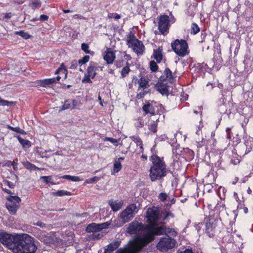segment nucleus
<instances>
[{"instance_id":"f257e3e1","label":"nucleus","mask_w":253,"mask_h":253,"mask_svg":"<svg viewBox=\"0 0 253 253\" xmlns=\"http://www.w3.org/2000/svg\"><path fill=\"white\" fill-rule=\"evenodd\" d=\"M148 228V225L139 223L137 220H134L129 223L126 229L127 233L130 234H140V237L137 238L135 242L130 247L125 249H119L116 253H138L146 245L144 244L143 238L145 235V230Z\"/></svg>"},{"instance_id":"f03ea898","label":"nucleus","mask_w":253,"mask_h":253,"mask_svg":"<svg viewBox=\"0 0 253 253\" xmlns=\"http://www.w3.org/2000/svg\"><path fill=\"white\" fill-rule=\"evenodd\" d=\"M37 249L33 238L26 234L17 235L14 253H35Z\"/></svg>"},{"instance_id":"7ed1b4c3","label":"nucleus","mask_w":253,"mask_h":253,"mask_svg":"<svg viewBox=\"0 0 253 253\" xmlns=\"http://www.w3.org/2000/svg\"><path fill=\"white\" fill-rule=\"evenodd\" d=\"M175 233V231L171 228H167L164 225L159 227H155L153 225H148V228L145 230V236L143 238L144 244L147 245L149 242L154 240V235H160L162 234H169L173 235Z\"/></svg>"},{"instance_id":"20e7f679","label":"nucleus","mask_w":253,"mask_h":253,"mask_svg":"<svg viewBox=\"0 0 253 253\" xmlns=\"http://www.w3.org/2000/svg\"><path fill=\"white\" fill-rule=\"evenodd\" d=\"M17 237V235L13 236L3 230H0V242L13 251L16 246V239Z\"/></svg>"},{"instance_id":"39448f33","label":"nucleus","mask_w":253,"mask_h":253,"mask_svg":"<svg viewBox=\"0 0 253 253\" xmlns=\"http://www.w3.org/2000/svg\"><path fill=\"white\" fill-rule=\"evenodd\" d=\"M171 47L177 55L184 56L187 53L188 44L185 40H176L171 43Z\"/></svg>"},{"instance_id":"423d86ee","label":"nucleus","mask_w":253,"mask_h":253,"mask_svg":"<svg viewBox=\"0 0 253 253\" xmlns=\"http://www.w3.org/2000/svg\"><path fill=\"white\" fill-rule=\"evenodd\" d=\"M128 47L133 48V51L137 54H142L144 49V46L142 42L135 38L133 35H130L127 40Z\"/></svg>"},{"instance_id":"0eeeda50","label":"nucleus","mask_w":253,"mask_h":253,"mask_svg":"<svg viewBox=\"0 0 253 253\" xmlns=\"http://www.w3.org/2000/svg\"><path fill=\"white\" fill-rule=\"evenodd\" d=\"M137 207L135 204H131L126 207L120 214V217L124 222H128L133 218L137 212Z\"/></svg>"},{"instance_id":"6e6552de","label":"nucleus","mask_w":253,"mask_h":253,"mask_svg":"<svg viewBox=\"0 0 253 253\" xmlns=\"http://www.w3.org/2000/svg\"><path fill=\"white\" fill-rule=\"evenodd\" d=\"M8 202L6 203V207L11 214L16 213L19 208L20 198L18 196H9L7 198Z\"/></svg>"},{"instance_id":"1a4fd4ad","label":"nucleus","mask_w":253,"mask_h":253,"mask_svg":"<svg viewBox=\"0 0 253 253\" xmlns=\"http://www.w3.org/2000/svg\"><path fill=\"white\" fill-rule=\"evenodd\" d=\"M161 166L160 167L151 168L150 170V176L152 181L156 179H160L166 175V166L161 165Z\"/></svg>"},{"instance_id":"9d476101","label":"nucleus","mask_w":253,"mask_h":253,"mask_svg":"<svg viewBox=\"0 0 253 253\" xmlns=\"http://www.w3.org/2000/svg\"><path fill=\"white\" fill-rule=\"evenodd\" d=\"M175 240L169 237L161 239L157 245V247L162 251H167L173 248L175 245Z\"/></svg>"},{"instance_id":"9b49d317","label":"nucleus","mask_w":253,"mask_h":253,"mask_svg":"<svg viewBox=\"0 0 253 253\" xmlns=\"http://www.w3.org/2000/svg\"><path fill=\"white\" fill-rule=\"evenodd\" d=\"M169 19L168 15H164L160 17L158 29L162 34H164L169 29Z\"/></svg>"},{"instance_id":"f8f14e48","label":"nucleus","mask_w":253,"mask_h":253,"mask_svg":"<svg viewBox=\"0 0 253 253\" xmlns=\"http://www.w3.org/2000/svg\"><path fill=\"white\" fill-rule=\"evenodd\" d=\"M159 215V212L156 208H149L147 212V221L151 225H154L157 220Z\"/></svg>"},{"instance_id":"ddd939ff","label":"nucleus","mask_w":253,"mask_h":253,"mask_svg":"<svg viewBox=\"0 0 253 253\" xmlns=\"http://www.w3.org/2000/svg\"><path fill=\"white\" fill-rule=\"evenodd\" d=\"M109 225V224L107 222L103 223L101 224L92 223L86 227L85 230L87 233L93 232L95 233L101 231L103 229H106L108 228Z\"/></svg>"},{"instance_id":"4468645a","label":"nucleus","mask_w":253,"mask_h":253,"mask_svg":"<svg viewBox=\"0 0 253 253\" xmlns=\"http://www.w3.org/2000/svg\"><path fill=\"white\" fill-rule=\"evenodd\" d=\"M151 160L153 164L151 168L160 167L161 166H166L163 160L156 155H153L151 157Z\"/></svg>"},{"instance_id":"2eb2a0df","label":"nucleus","mask_w":253,"mask_h":253,"mask_svg":"<svg viewBox=\"0 0 253 253\" xmlns=\"http://www.w3.org/2000/svg\"><path fill=\"white\" fill-rule=\"evenodd\" d=\"M115 58V53L109 49H108L105 52L104 55V59L106 61L107 64H112Z\"/></svg>"},{"instance_id":"dca6fc26","label":"nucleus","mask_w":253,"mask_h":253,"mask_svg":"<svg viewBox=\"0 0 253 253\" xmlns=\"http://www.w3.org/2000/svg\"><path fill=\"white\" fill-rule=\"evenodd\" d=\"M124 160V158L120 157L119 159L115 160L114 163L113 172H112V174L118 172L121 170L122 167L121 161Z\"/></svg>"},{"instance_id":"f3484780","label":"nucleus","mask_w":253,"mask_h":253,"mask_svg":"<svg viewBox=\"0 0 253 253\" xmlns=\"http://www.w3.org/2000/svg\"><path fill=\"white\" fill-rule=\"evenodd\" d=\"M163 49L161 47H159V48L157 50L155 49L154 50V59L158 62H160L163 58V54H162Z\"/></svg>"},{"instance_id":"a211bd4d","label":"nucleus","mask_w":253,"mask_h":253,"mask_svg":"<svg viewBox=\"0 0 253 253\" xmlns=\"http://www.w3.org/2000/svg\"><path fill=\"white\" fill-rule=\"evenodd\" d=\"M57 239L53 236H45L43 239H42V241L45 244L50 245L51 244H54L55 240Z\"/></svg>"},{"instance_id":"6ab92c4d","label":"nucleus","mask_w":253,"mask_h":253,"mask_svg":"<svg viewBox=\"0 0 253 253\" xmlns=\"http://www.w3.org/2000/svg\"><path fill=\"white\" fill-rule=\"evenodd\" d=\"M214 228L215 224L212 222H211V220L206 223V233L210 237L213 235L212 231Z\"/></svg>"},{"instance_id":"aec40b11","label":"nucleus","mask_w":253,"mask_h":253,"mask_svg":"<svg viewBox=\"0 0 253 253\" xmlns=\"http://www.w3.org/2000/svg\"><path fill=\"white\" fill-rule=\"evenodd\" d=\"M139 84L138 90H140V88H144V89H147L149 86L148 84V81L145 79L143 77H141L138 82Z\"/></svg>"},{"instance_id":"412c9836","label":"nucleus","mask_w":253,"mask_h":253,"mask_svg":"<svg viewBox=\"0 0 253 253\" xmlns=\"http://www.w3.org/2000/svg\"><path fill=\"white\" fill-rule=\"evenodd\" d=\"M55 82L56 80L55 78L48 79H44L40 81V85L43 87H46L48 85H50Z\"/></svg>"},{"instance_id":"4be33fe9","label":"nucleus","mask_w":253,"mask_h":253,"mask_svg":"<svg viewBox=\"0 0 253 253\" xmlns=\"http://www.w3.org/2000/svg\"><path fill=\"white\" fill-rule=\"evenodd\" d=\"M165 79L164 80H168L170 83H172L173 80V77L172 75L171 71L169 69L166 68L164 71V76Z\"/></svg>"},{"instance_id":"5701e85b","label":"nucleus","mask_w":253,"mask_h":253,"mask_svg":"<svg viewBox=\"0 0 253 253\" xmlns=\"http://www.w3.org/2000/svg\"><path fill=\"white\" fill-rule=\"evenodd\" d=\"M109 204L112 210L114 211H117L121 208L122 204L121 203H118L116 201H109Z\"/></svg>"},{"instance_id":"b1692460","label":"nucleus","mask_w":253,"mask_h":253,"mask_svg":"<svg viewBox=\"0 0 253 253\" xmlns=\"http://www.w3.org/2000/svg\"><path fill=\"white\" fill-rule=\"evenodd\" d=\"M120 245V242L117 241L108 245L107 249H108L109 251H110L111 252H113L119 247Z\"/></svg>"},{"instance_id":"393cba45","label":"nucleus","mask_w":253,"mask_h":253,"mask_svg":"<svg viewBox=\"0 0 253 253\" xmlns=\"http://www.w3.org/2000/svg\"><path fill=\"white\" fill-rule=\"evenodd\" d=\"M87 75L90 76L91 79H93L96 74L95 67L93 66H89L87 68Z\"/></svg>"},{"instance_id":"a878e982","label":"nucleus","mask_w":253,"mask_h":253,"mask_svg":"<svg viewBox=\"0 0 253 253\" xmlns=\"http://www.w3.org/2000/svg\"><path fill=\"white\" fill-rule=\"evenodd\" d=\"M149 129L155 133L157 132V121L151 120L148 125Z\"/></svg>"},{"instance_id":"bb28decb","label":"nucleus","mask_w":253,"mask_h":253,"mask_svg":"<svg viewBox=\"0 0 253 253\" xmlns=\"http://www.w3.org/2000/svg\"><path fill=\"white\" fill-rule=\"evenodd\" d=\"M143 110L146 113L154 114L153 107L150 104H145L143 106Z\"/></svg>"},{"instance_id":"cd10ccee","label":"nucleus","mask_w":253,"mask_h":253,"mask_svg":"<svg viewBox=\"0 0 253 253\" xmlns=\"http://www.w3.org/2000/svg\"><path fill=\"white\" fill-rule=\"evenodd\" d=\"M16 137L23 147H30L31 146V142L28 140L24 139L19 136H17Z\"/></svg>"},{"instance_id":"c85d7f7f","label":"nucleus","mask_w":253,"mask_h":253,"mask_svg":"<svg viewBox=\"0 0 253 253\" xmlns=\"http://www.w3.org/2000/svg\"><path fill=\"white\" fill-rule=\"evenodd\" d=\"M23 164L27 169H28L30 170L39 169L37 168L36 166L28 161L23 162Z\"/></svg>"},{"instance_id":"c756f323","label":"nucleus","mask_w":253,"mask_h":253,"mask_svg":"<svg viewBox=\"0 0 253 253\" xmlns=\"http://www.w3.org/2000/svg\"><path fill=\"white\" fill-rule=\"evenodd\" d=\"M157 90L163 95L167 94L168 92V90L165 85H158Z\"/></svg>"},{"instance_id":"7c9ffc66","label":"nucleus","mask_w":253,"mask_h":253,"mask_svg":"<svg viewBox=\"0 0 253 253\" xmlns=\"http://www.w3.org/2000/svg\"><path fill=\"white\" fill-rule=\"evenodd\" d=\"M139 92L137 94V98L140 99L143 98L144 95L148 92L147 89H144V88H140Z\"/></svg>"},{"instance_id":"2f4dec72","label":"nucleus","mask_w":253,"mask_h":253,"mask_svg":"<svg viewBox=\"0 0 253 253\" xmlns=\"http://www.w3.org/2000/svg\"><path fill=\"white\" fill-rule=\"evenodd\" d=\"M30 5L32 8L35 9L41 6V2L38 0H32Z\"/></svg>"},{"instance_id":"473e14b6","label":"nucleus","mask_w":253,"mask_h":253,"mask_svg":"<svg viewBox=\"0 0 253 253\" xmlns=\"http://www.w3.org/2000/svg\"><path fill=\"white\" fill-rule=\"evenodd\" d=\"M63 178L68 179L73 181H79L80 178L78 176H71L69 175H65L62 177Z\"/></svg>"},{"instance_id":"72a5a7b5","label":"nucleus","mask_w":253,"mask_h":253,"mask_svg":"<svg viewBox=\"0 0 253 253\" xmlns=\"http://www.w3.org/2000/svg\"><path fill=\"white\" fill-rule=\"evenodd\" d=\"M150 68L153 72H156L158 70V66L154 61L150 62Z\"/></svg>"},{"instance_id":"f704fd0d","label":"nucleus","mask_w":253,"mask_h":253,"mask_svg":"<svg viewBox=\"0 0 253 253\" xmlns=\"http://www.w3.org/2000/svg\"><path fill=\"white\" fill-rule=\"evenodd\" d=\"M68 109H72V102L71 101L67 100L65 101L64 104L62 106L61 110H64Z\"/></svg>"},{"instance_id":"c9c22d12","label":"nucleus","mask_w":253,"mask_h":253,"mask_svg":"<svg viewBox=\"0 0 253 253\" xmlns=\"http://www.w3.org/2000/svg\"><path fill=\"white\" fill-rule=\"evenodd\" d=\"M200 31V28H199L197 24H196L195 23H193L192 24L191 27V33L193 34L194 35H195L197 34Z\"/></svg>"},{"instance_id":"e433bc0d","label":"nucleus","mask_w":253,"mask_h":253,"mask_svg":"<svg viewBox=\"0 0 253 253\" xmlns=\"http://www.w3.org/2000/svg\"><path fill=\"white\" fill-rule=\"evenodd\" d=\"M55 195H57L58 196H62L63 195H70L71 194L70 192L64 191V190H58L54 193Z\"/></svg>"},{"instance_id":"4c0bfd02","label":"nucleus","mask_w":253,"mask_h":253,"mask_svg":"<svg viewBox=\"0 0 253 253\" xmlns=\"http://www.w3.org/2000/svg\"><path fill=\"white\" fill-rule=\"evenodd\" d=\"M16 34L21 36L22 37L25 39H29L30 37V36L28 33L25 32L23 31L16 32Z\"/></svg>"},{"instance_id":"58836bf2","label":"nucleus","mask_w":253,"mask_h":253,"mask_svg":"<svg viewBox=\"0 0 253 253\" xmlns=\"http://www.w3.org/2000/svg\"><path fill=\"white\" fill-rule=\"evenodd\" d=\"M130 71L129 68L128 66H126L123 68L121 72V75L122 77H125L127 75Z\"/></svg>"},{"instance_id":"ea45409f","label":"nucleus","mask_w":253,"mask_h":253,"mask_svg":"<svg viewBox=\"0 0 253 253\" xmlns=\"http://www.w3.org/2000/svg\"><path fill=\"white\" fill-rule=\"evenodd\" d=\"M89 59V56L85 55L82 59L78 60L79 64H84L88 61Z\"/></svg>"},{"instance_id":"a19ab883","label":"nucleus","mask_w":253,"mask_h":253,"mask_svg":"<svg viewBox=\"0 0 253 253\" xmlns=\"http://www.w3.org/2000/svg\"><path fill=\"white\" fill-rule=\"evenodd\" d=\"M100 179L99 177H97V176H94L91 178H89V179H86L85 180V182L87 183H94V182L95 181H97L98 180H99Z\"/></svg>"},{"instance_id":"79ce46f5","label":"nucleus","mask_w":253,"mask_h":253,"mask_svg":"<svg viewBox=\"0 0 253 253\" xmlns=\"http://www.w3.org/2000/svg\"><path fill=\"white\" fill-rule=\"evenodd\" d=\"M13 104L12 102H9L8 101L4 100L1 99H0V105L3 106H8Z\"/></svg>"},{"instance_id":"37998d69","label":"nucleus","mask_w":253,"mask_h":253,"mask_svg":"<svg viewBox=\"0 0 253 253\" xmlns=\"http://www.w3.org/2000/svg\"><path fill=\"white\" fill-rule=\"evenodd\" d=\"M81 47L82 50H84L86 53L89 52V50H88L89 47L87 44L85 43H82Z\"/></svg>"},{"instance_id":"c03bdc74","label":"nucleus","mask_w":253,"mask_h":253,"mask_svg":"<svg viewBox=\"0 0 253 253\" xmlns=\"http://www.w3.org/2000/svg\"><path fill=\"white\" fill-rule=\"evenodd\" d=\"M104 141H109L113 144H116L118 143V140L116 139H114L111 137H106L104 139Z\"/></svg>"},{"instance_id":"a18cd8bd","label":"nucleus","mask_w":253,"mask_h":253,"mask_svg":"<svg viewBox=\"0 0 253 253\" xmlns=\"http://www.w3.org/2000/svg\"><path fill=\"white\" fill-rule=\"evenodd\" d=\"M90 78H91L90 76L86 75L84 77V79L82 80V82L91 83H92V81H91Z\"/></svg>"},{"instance_id":"49530a36","label":"nucleus","mask_w":253,"mask_h":253,"mask_svg":"<svg viewBox=\"0 0 253 253\" xmlns=\"http://www.w3.org/2000/svg\"><path fill=\"white\" fill-rule=\"evenodd\" d=\"M78 63H79L78 61L74 60V61H72L70 68L73 69H76L78 66Z\"/></svg>"},{"instance_id":"de8ad7c7","label":"nucleus","mask_w":253,"mask_h":253,"mask_svg":"<svg viewBox=\"0 0 253 253\" xmlns=\"http://www.w3.org/2000/svg\"><path fill=\"white\" fill-rule=\"evenodd\" d=\"M159 197L161 201H164L166 200L167 196V194L165 193H161L159 194Z\"/></svg>"},{"instance_id":"09e8293b","label":"nucleus","mask_w":253,"mask_h":253,"mask_svg":"<svg viewBox=\"0 0 253 253\" xmlns=\"http://www.w3.org/2000/svg\"><path fill=\"white\" fill-rule=\"evenodd\" d=\"M42 178L44 180V181L46 183L50 182V180L51 179V176H43L42 177Z\"/></svg>"},{"instance_id":"8fccbe9b","label":"nucleus","mask_w":253,"mask_h":253,"mask_svg":"<svg viewBox=\"0 0 253 253\" xmlns=\"http://www.w3.org/2000/svg\"><path fill=\"white\" fill-rule=\"evenodd\" d=\"M4 184L7 185L10 188H14V184L12 182L7 181V180L4 181Z\"/></svg>"},{"instance_id":"3c124183","label":"nucleus","mask_w":253,"mask_h":253,"mask_svg":"<svg viewBox=\"0 0 253 253\" xmlns=\"http://www.w3.org/2000/svg\"><path fill=\"white\" fill-rule=\"evenodd\" d=\"M7 128L12 131H15V132H19V129H20V128L19 127H12V126H11L9 125L7 126Z\"/></svg>"},{"instance_id":"603ef678","label":"nucleus","mask_w":253,"mask_h":253,"mask_svg":"<svg viewBox=\"0 0 253 253\" xmlns=\"http://www.w3.org/2000/svg\"><path fill=\"white\" fill-rule=\"evenodd\" d=\"M63 70H64V72L65 71V66L64 65H63V64L62 63L61 65H60V67L56 70V72H55V74H58V73L60 71H62Z\"/></svg>"},{"instance_id":"864d4df0","label":"nucleus","mask_w":253,"mask_h":253,"mask_svg":"<svg viewBox=\"0 0 253 253\" xmlns=\"http://www.w3.org/2000/svg\"><path fill=\"white\" fill-rule=\"evenodd\" d=\"M35 225H37L38 226H40L41 227H45L46 226L45 224L44 223L41 222V221H38L35 224Z\"/></svg>"},{"instance_id":"5fc2aeb1","label":"nucleus","mask_w":253,"mask_h":253,"mask_svg":"<svg viewBox=\"0 0 253 253\" xmlns=\"http://www.w3.org/2000/svg\"><path fill=\"white\" fill-rule=\"evenodd\" d=\"M71 102L72 109H76L78 105L77 101L73 100Z\"/></svg>"},{"instance_id":"6e6d98bb","label":"nucleus","mask_w":253,"mask_h":253,"mask_svg":"<svg viewBox=\"0 0 253 253\" xmlns=\"http://www.w3.org/2000/svg\"><path fill=\"white\" fill-rule=\"evenodd\" d=\"M94 238L99 239L101 238V237L103 236L102 233H94L93 234Z\"/></svg>"},{"instance_id":"4d7b16f0","label":"nucleus","mask_w":253,"mask_h":253,"mask_svg":"<svg viewBox=\"0 0 253 253\" xmlns=\"http://www.w3.org/2000/svg\"><path fill=\"white\" fill-rule=\"evenodd\" d=\"M48 17L46 15H41L40 19L42 21H46L48 19Z\"/></svg>"},{"instance_id":"13d9d810","label":"nucleus","mask_w":253,"mask_h":253,"mask_svg":"<svg viewBox=\"0 0 253 253\" xmlns=\"http://www.w3.org/2000/svg\"><path fill=\"white\" fill-rule=\"evenodd\" d=\"M136 142L138 143L137 145H139L141 148H142V143L139 138H135Z\"/></svg>"},{"instance_id":"bf43d9fd","label":"nucleus","mask_w":253,"mask_h":253,"mask_svg":"<svg viewBox=\"0 0 253 253\" xmlns=\"http://www.w3.org/2000/svg\"><path fill=\"white\" fill-rule=\"evenodd\" d=\"M169 216H171L172 217L173 216V214L172 213H171L170 212H168L166 215H165L164 219L166 220Z\"/></svg>"},{"instance_id":"052dcab7","label":"nucleus","mask_w":253,"mask_h":253,"mask_svg":"<svg viewBox=\"0 0 253 253\" xmlns=\"http://www.w3.org/2000/svg\"><path fill=\"white\" fill-rule=\"evenodd\" d=\"M179 253H194L190 249H186L184 251L180 252Z\"/></svg>"},{"instance_id":"680f3d73","label":"nucleus","mask_w":253,"mask_h":253,"mask_svg":"<svg viewBox=\"0 0 253 253\" xmlns=\"http://www.w3.org/2000/svg\"><path fill=\"white\" fill-rule=\"evenodd\" d=\"M11 164L13 166V169L16 170L17 169V163H15V162H12Z\"/></svg>"},{"instance_id":"e2e57ef3","label":"nucleus","mask_w":253,"mask_h":253,"mask_svg":"<svg viewBox=\"0 0 253 253\" xmlns=\"http://www.w3.org/2000/svg\"><path fill=\"white\" fill-rule=\"evenodd\" d=\"M11 16V14L10 13H6L5 14V16H4V17L5 18H10Z\"/></svg>"},{"instance_id":"0e129e2a","label":"nucleus","mask_w":253,"mask_h":253,"mask_svg":"<svg viewBox=\"0 0 253 253\" xmlns=\"http://www.w3.org/2000/svg\"><path fill=\"white\" fill-rule=\"evenodd\" d=\"M2 190L7 193V194H12L11 192L9 190L4 189L3 188H2Z\"/></svg>"},{"instance_id":"69168bd1","label":"nucleus","mask_w":253,"mask_h":253,"mask_svg":"<svg viewBox=\"0 0 253 253\" xmlns=\"http://www.w3.org/2000/svg\"><path fill=\"white\" fill-rule=\"evenodd\" d=\"M18 133H19L20 134H26V132L23 129H20V128L19 129V131Z\"/></svg>"},{"instance_id":"338daca9","label":"nucleus","mask_w":253,"mask_h":253,"mask_svg":"<svg viewBox=\"0 0 253 253\" xmlns=\"http://www.w3.org/2000/svg\"><path fill=\"white\" fill-rule=\"evenodd\" d=\"M241 209H243L245 213H247L248 211V209L247 207H243V208H241Z\"/></svg>"},{"instance_id":"774afa93","label":"nucleus","mask_w":253,"mask_h":253,"mask_svg":"<svg viewBox=\"0 0 253 253\" xmlns=\"http://www.w3.org/2000/svg\"><path fill=\"white\" fill-rule=\"evenodd\" d=\"M113 252H111L110 251H109L108 249H105L104 253H112Z\"/></svg>"}]
</instances>
